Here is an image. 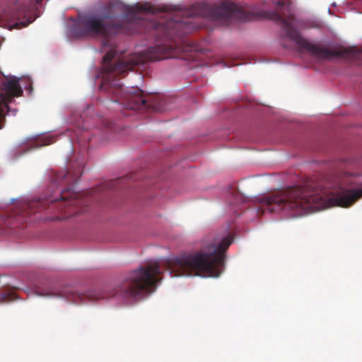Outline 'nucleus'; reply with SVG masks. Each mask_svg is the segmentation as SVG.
<instances>
[{
	"instance_id": "f257e3e1",
	"label": "nucleus",
	"mask_w": 362,
	"mask_h": 362,
	"mask_svg": "<svg viewBox=\"0 0 362 362\" xmlns=\"http://www.w3.org/2000/svg\"><path fill=\"white\" fill-rule=\"evenodd\" d=\"M185 15L187 17L180 22H168L163 30V39L157 34V44L149 47L145 52L134 53L113 62L116 55L115 49L111 47L107 51L102 59L100 90L118 95L122 100L125 108L156 112H164L166 108L164 106L163 98H158L150 102L144 96V92L137 87L124 90L120 79L117 77L124 76L127 71L133 70L134 66L148 61H158L172 57L175 48L171 44L173 38L175 36L181 37L197 28L193 21L196 17L202 16L214 20L247 21V11L229 1H224L218 5L197 3L186 11Z\"/></svg>"
},
{
	"instance_id": "f03ea898",
	"label": "nucleus",
	"mask_w": 362,
	"mask_h": 362,
	"mask_svg": "<svg viewBox=\"0 0 362 362\" xmlns=\"http://www.w3.org/2000/svg\"><path fill=\"white\" fill-rule=\"evenodd\" d=\"M355 177L346 172L337 175L328 187L307 182L301 187H293L258 199L259 209L264 211L281 210L301 216L332 206L348 208L362 197V188L349 189L356 185Z\"/></svg>"
},
{
	"instance_id": "7ed1b4c3",
	"label": "nucleus",
	"mask_w": 362,
	"mask_h": 362,
	"mask_svg": "<svg viewBox=\"0 0 362 362\" xmlns=\"http://www.w3.org/2000/svg\"><path fill=\"white\" fill-rule=\"evenodd\" d=\"M162 273L160 264L157 262L147 264L132 271L117 287L107 286L103 291L91 290L86 293H78L71 287H65L60 291L53 290L37 291L39 296L61 297L74 303H85L99 299H105L115 296L132 299L141 296L144 292H150L161 279Z\"/></svg>"
},
{
	"instance_id": "20e7f679",
	"label": "nucleus",
	"mask_w": 362,
	"mask_h": 362,
	"mask_svg": "<svg viewBox=\"0 0 362 362\" xmlns=\"http://www.w3.org/2000/svg\"><path fill=\"white\" fill-rule=\"evenodd\" d=\"M233 238L208 237L201 250L184 253L165 261V270L173 276H199L217 277L224 267L226 252Z\"/></svg>"
},
{
	"instance_id": "39448f33",
	"label": "nucleus",
	"mask_w": 362,
	"mask_h": 362,
	"mask_svg": "<svg viewBox=\"0 0 362 362\" xmlns=\"http://www.w3.org/2000/svg\"><path fill=\"white\" fill-rule=\"evenodd\" d=\"M81 194L71 188L59 191V195L49 196L32 200H21L16 204V216L23 218L31 214L49 209L58 214L56 220H64L81 212L76 205L81 204L83 200Z\"/></svg>"
},
{
	"instance_id": "423d86ee",
	"label": "nucleus",
	"mask_w": 362,
	"mask_h": 362,
	"mask_svg": "<svg viewBox=\"0 0 362 362\" xmlns=\"http://www.w3.org/2000/svg\"><path fill=\"white\" fill-rule=\"evenodd\" d=\"M117 17V14L111 13L106 15L90 14L81 16L73 28V35L76 37H107L118 33L132 34L140 32L134 29L135 26L146 23L144 21L116 23L115 20Z\"/></svg>"
},
{
	"instance_id": "0eeeda50",
	"label": "nucleus",
	"mask_w": 362,
	"mask_h": 362,
	"mask_svg": "<svg viewBox=\"0 0 362 362\" xmlns=\"http://www.w3.org/2000/svg\"><path fill=\"white\" fill-rule=\"evenodd\" d=\"M267 17L279 22L285 30L286 36L295 42L300 51H306L317 59H330L332 57H344L352 54L350 49L332 50L330 49L313 44L310 40L302 37L295 28L296 19L293 14L288 8L287 13L279 12H268Z\"/></svg>"
},
{
	"instance_id": "6e6552de",
	"label": "nucleus",
	"mask_w": 362,
	"mask_h": 362,
	"mask_svg": "<svg viewBox=\"0 0 362 362\" xmlns=\"http://www.w3.org/2000/svg\"><path fill=\"white\" fill-rule=\"evenodd\" d=\"M43 0H18L4 10L5 16L11 20H19L26 16L37 5Z\"/></svg>"
},
{
	"instance_id": "1a4fd4ad",
	"label": "nucleus",
	"mask_w": 362,
	"mask_h": 362,
	"mask_svg": "<svg viewBox=\"0 0 362 362\" xmlns=\"http://www.w3.org/2000/svg\"><path fill=\"white\" fill-rule=\"evenodd\" d=\"M3 90L4 93L0 94V118L3 115L4 108L8 107V103L14 97H19L23 94L18 79L16 77L4 83Z\"/></svg>"
},
{
	"instance_id": "9d476101",
	"label": "nucleus",
	"mask_w": 362,
	"mask_h": 362,
	"mask_svg": "<svg viewBox=\"0 0 362 362\" xmlns=\"http://www.w3.org/2000/svg\"><path fill=\"white\" fill-rule=\"evenodd\" d=\"M110 9L112 11V13L116 11H120L126 13L129 11V8L121 3H117L113 4L111 6Z\"/></svg>"
},
{
	"instance_id": "9b49d317",
	"label": "nucleus",
	"mask_w": 362,
	"mask_h": 362,
	"mask_svg": "<svg viewBox=\"0 0 362 362\" xmlns=\"http://www.w3.org/2000/svg\"><path fill=\"white\" fill-rule=\"evenodd\" d=\"M139 10L141 11H144L146 13H156V8L154 6H153L151 5H148V4L141 5L139 7Z\"/></svg>"
},
{
	"instance_id": "f8f14e48",
	"label": "nucleus",
	"mask_w": 362,
	"mask_h": 362,
	"mask_svg": "<svg viewBox=\"0 0 362 362\" xmlns=\"http://www.w3.org/2000/svg\"><path fill=\"white\" fill-rule=\"evenodd\" d=\"M69 175L68 172H63L57 173L55 175V180L53 181V185L57 184L59 181L64 180Z\"/></svg>"
},
{
	"instance_id": "ddd939ff",
	"label": "nucleus",
	"mask_w": 362,
	"mask_h": 362,
	"mask_svg": "<svg viewBox=\"0 0 362 362\" xmlns=\"http://www.w3.org/2000/svg\"><path fill=\"white\" fill-rule=\"evenodd\" d=\"M36 143V147H41L51 144L52 143V139L51 138L45 137L42 139L37 141Z\"/></svg>"
},
{
	"instance_id": "4468645a",
	"label": "nucleus",
	"mask_w": 362,
	"mask_h": 362,
	"mask_svg": "<svg viewBox=\"0 0 362 362\" xmlns=\"http://www.w3.org/2000/svg\"><path fill=\"white\" fill-rule=\"evenodd\" d=\"M15 295L13 293L11 294V296H8L6 294H2L0 296V300L3 302L9 301L11 299H13Z\"/></svg>"
},
{
	"instance_id": "2eb2a0df",
	"label": "nucleus",
	"mask_w": 362,
	"mask_h": 362,
	"mask_svg": "<svg viewBox=\"0 0 362 362\" xmlns=\"http://www.w3.org/2000/svg\"><path fill=\"white\" fill-rule=\"evenodd\" d=\"M321 26H322V25L320 22H311L310 25V28H321Z\"/></svg>"
},
{
	"instance_id": "dca6fc26",
	"label": "nucleus",
	"mask_w": 362,
	"mask_h": 362,
	"mask_svg": "<svg viewBox=\"0 0 362 362\" xmlns=\"http://www.w3.org/2000/svg\"><path fill=\"white\" fill-rule=\"evenodd\" d=\"M33 21V20H31L30 18H29L28 20H27L26 21H23V22H21V24L23 26V27H25L27 25H28L30 23H31Z\"/></svg>"
},
{
	"instance_id": "f3484780",
	"label": "nucleus",
	"mask_w": 362,
	"mask_h": 362,
	"mask_svg": "<svg viewBox=\"0 0 362 362\" xmlns=\"http://www.w3.org/2000/svg\"><path fill=\"white\" fill-rule=\"evenodd\" d=\"M276 6L279 7V8H281L284 6V2L281 0H279L276 2Z\"/></svg>"
},
{
	"instance_id": "a211bd4d",
	"label": "nucleus",
	"mask_w": 362,
	"mask_h": 362,
	"mask_svg": "<svg viewBox=\"0 0 362 362\" xmlns=\"http://www.w3.org/2000/svg\"><path fill=\"white\" fill-rule=\"evenodd\" d=\"M117 182V181H110L107 185L108 186H113V185Z\"/></svg>"
}]
</instances>
